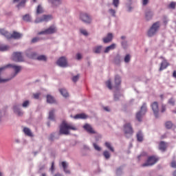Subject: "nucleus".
<instances>
[{"mask_svg": "<svg viewBox=\"0 0 176 176\" xmlns=\"http://www.w3.org/2000/svg\"><path fill=\"white\" fill-rule=\"evenodd\" d=\"M69 130L77 131L78 129L76 126L68 124L67 122L63 121L60 126V135H69Z\"/></svg>", "mask_w": 176, "mask_h": 176, "instance_id": "f257e3e1", "label": "nucleus"}, {"mask_svg": "<svg viewBox=\"0 0 176 176\" xmlns=\"http://www.w3.org/2000/svg\"><path fill=\"white\" fill-rule=\"evenodd\" d=\"M9 67H11L14 69V71H15V74H14V77L16 76L19 72H21V66H17V65H12V64H8L4 67H0V74H1V72L7 69V68H9ZM11 78H6V80H3V78H1L0 77V83H2V82H8L9 80H10Z\"/></svg>", "mask_w": 176, "mask_h": 176, "instance_id": "f03ea898", "label": "nucleus"}, {"mask_svg": "<svg viewBox=\"0 0 176 176\" xmlns=\"http://www.w3.org/2000/svg\"><path fill=\"white\" fill-rule=\"evenodd\" d=\"M0 33L6 36L8 38H14L15 39H19L22 37L23 34H21L19 32H12V34H10L9 32H8L7 31H6L3 29L0 30Z\"/></svg>", "mask_w": 176, "mask_h": 176, "instance_id": "7ed1b4c3", "label": "nucleus"}, {"mask_svg": "<svg viewBox=\"0 0 176 176\" xmlns=\"http://www.w3.org/2000/svg\"><path fill=\"white\" fill-rule=\"evenodd\" d=\"M160 28V21L155 22L151 25V27L148 30V32H147V36H148V37H151L154 36L155 34H156Z\"/></svg>", "mask_w": 176, "mask_h": 176, "instance_id": "20e7f679", "label": "nucleus"}, {"mask_svg": "<svg viewBox=\"0 0 176 176\" xmlns=\"http://www.w3.org/2000/svg\"><path fill=\"white\" fill-rule=\"evenodd\" d=\"M26 56L32 59H37L38 60H43V61H46V56L45 55H41L37 56V54L36 52H29L26 53Z\"/></svg>", "mask_w": 176, "mask_h": 176, "instance_id": "39448f33", "label": "nucleus"}, {"mask_svg": "<svg viewBox=\"0 0 176 176\" xmlns=\"http://www.w3.org/2000/svg\"><path fill=\"white\" fill-rule=\"evenodd\" d=\"M124 131L126 138H129L133 134V130L130 123H127L124 125Z\"/></svg>", "mask_w": 176, "mask_h": 176, "instance_id": "423d86ee", "label": "nucleus"}, {"mask_svg": "<svg viewBox=\"0 0 176 176\" xmlns=\"http://www.w3.org/2000/svg\"><path fill=\"white\" fill-rule=\"evenodd\" d=\"M159 158L155 156L149 157L147 162L142 164L143 167L153 166L157 162Z\"/></svg>", "mask_w": 176, "mask_h": 176, "instance_id": "0eeeda50", "label": "nucleus"}, {"mask_svg": "<svg viewBox=\"0 0 176 176\" xmlns=\"http://www.w3.org/2000/svg\"><path fill=\"white\" fill-rule=\"evenodd\" d=\"M57 31L56 28L54 25L50 26L49 28L46 29L44 31H41L38 33V35L41 34H52L56 33Z\"/></svg>", "mask_w": 176, "mask_h": 176, "instance_id": "6e6552de", "label": "nucleus"}, {"mask_svg": "<svg viewBox=\"0 0 176 176\" xmlns=\"http://www.w3.org/2000/svg\"><path fill=\"white\" fill-rule=\"evenodd\" d=\"M160 58L162 59L163 60L160 63V67L159 71L162 72V71L166 69L168 66H170V63L168 62V60L164 57L161 56Z\"/></svg>", "mask_w": 176, "mask_h": 176, "instance_id": "1a4fd4ad", "label": "nucleus"}, {"mask_svg": "<svg viewBox=\"0 0 176 176\" xmlns=\"http://www.w3.org/2000/svg\"><path fill=\"white\" fill-rule=\"evenodd\" d=\"M12 60L15 62H23V56L21 52H14L12 54Z\"/></svg>", "mask_w": 176, "mask_h": 176, "instance_id": "9d476101", "label": "nucleus"}, {"mask_svg": "<svg viewBox=\"0 0 176 176\" xmlns=\"http://www.w3.org/2000/svg\"><path fill=\"white\" fill-rule=\"evenodd\" d=\"M52 19V16L51 15H43L41 18H37L35 20L36 23H40L43 22H47Z\"/></svg>", "mask_w": 176, "mask_h": 176, "instance_id": "9b49d317", "label": "nucleus"}, {"mask_svg": "<svg viewBox=\"0 0 176 176\" xmlns=\"http://www.w3.org/2000/svg\"><path fill=\"white\" fill-rule=\"evenodd\" d=\"M80 19L84 23H90L91 22V19L89 15H88L86 12H82L81 15H80Z\"/></svg>", "mask_w": 176, "mask_h": 176, "instance_id": "f8f14e48", "label": "nucleus"}, {"mask_svg": "<svg viewBox=\"0 0 176 176\" xmlns=\"http://www.w3.org/2000/svg\"><path fill=\"white\" fill-rule=\"evenodd\" d=\"M57 65L61 67H67L68 66L67 59L65 56L60 57L56 62Z\"/></svg>", "mask_w": 176, "mask_h": 176, "instance_id": "ddd939ff", "label": "nucleus"}, {"mask_svg": "<svg viewBox=\"0 0 176 176\" xmlns=\"http://www.w3.org/2000/svg\"><path fill=\"white\" fill-rule=\"evenodd\" d=\"M82 128L89 134H95L96 131L93 129L91 124H85L83 125Z\"/></svg>", "mask_w": 176, "mask_h": 176, "instance_id": "4468645a", "label": "nucleus"}, {"mask_svg": "<svg viewBox=\"0 0 176 176\" xmlns=\"http://www.w3.org/2000/svg\"><path fill=\"white\" fill-rule=\"evenodd\" d=\"M75 120H85L88 118V116L85 113H78L73 117Z\"/></svg>", "mask_w": 176, "mask_h": 176, "instance_id": "2eb2a0df", "label": "nucleus"}, {"mask_svg": "<svg viewBox=\"0 0 176 176\" xmlns=\"http://www.w3.org/2000/svg\"><path fill=\"white\" fill-rule=\"evenodd\" d=\"M167 147L168 144L166 143V142H160L158 147L159 150L164 152L166 151Z\"/></svg>", "mask_w": 176, "mask_h": 176, "instance_id": "dca6fc26", "label": "nucleus"}, {"mask_svg": "<svg viewBox=\"0 0 176 176\" xmlns=\"http://www.w3.org/2000/svg\"><path fill=\"white\" fill-rule=\"evenodd\" d=\"M113 38V35L112 33H109L107 34V36L103 38L104 43H109V42L112 41V39Z\"/></svg>", "mask_w": 176, "mask_h": 176, "instance_id": "f3484780", "label": "nucleus"}, {"mask_svg": "<svg viewBox=\"0 0 176 176\" xmlns=\"http://www.w3.org/2000/svg\"><path fill=\"white\" fill-rule=\"evenodd\" d=\"M116 48V44L113 43L111 45L107 47L104 51V54H108L109 52L114 50Z\"/></svg>", "mask_w": 176, "mask_h": 176, "instance_id": "a211bd4d", "label": "nucleus"}, {"mask_svg": "<svg viewBox=\"0 0 176 176\" xmlns=\"http://www.w3.org/2000/svg\"><path fill=\"white\" fill-rule=\"evenodd\" d=\"M23 131L25 135H27L28 137H34V134L32 133L30 129H29L28 127H24L23 129Z\"/></svg>", "mask_w": 176, "mask_h": 176, "instance_id": "6ab92c4d", "label": "nucleus"}, {"mask_svg": "<svg viewBox=\"0 0 176 176\" xmlns=\"http://www.w3.org/2000/svg\"><path fill=\"white\" fill-rule=\"evenodd\" d=\"M48 1L52 4L53 8L57 7L61 4V0H48Z\"/></svg>", "mask_w": 176, "mask_h": 176, "instance_id": "aec40b11", "label": "nucleus"}, {"mask_svg": "<svg viewBox=\"0 0 176 176\" xmlns=\"http://www.w3.org/2000/svg\"><path fill=\"white\" fill-rule=\"evenodd\" d=\"M102 49V46L98 45L93 48V52L96 54H99L101 53Z\"/></svg>", "mask_w": 176, "mask_h": 176, "instance_id": "412c9836", "label": "nucleus"}, {"mask_svg": "<svg viewBox=\"0 0 176 176\" xmlns=\"http://www.w3.org/2000/svg\"><path fill=\"white\" fill-rule=\"evenodd\" d=\"M151 107L152 111H158L159 110V104L157 102H153L151 104Z\"/></svg>", "mask_w": 176, "mask_h": 176, "instance_id": "4be33fe9", "label": "nucleus"}, {"mask_svg": "<svg viewBox=\"0 0 176 176\" xmlns=\"http://www.w3.org/2000/svg\"><path fill=\"white\" fill-rule=\"evenodd\" d=\"M47 102L50 104H54L56 102L54 98L50 95L47 96Z\"/></svg>", "mask_w": 176, "mask_h": 176, "instance_id": "5701e85b", "label": "nucleus"}, {"mask_svg": "<svg viewBox=\"0 0 176 176\" xmlns=\"http://www.w3.org/2000/svg\"><path fill=\"white\" fill-rule=\"evenodd\" d=\"M121 84V78L119 76L115 77V87H118Z\"/></svg>", "mask_w": 176, "mask_h": 176, "instance_id": "b1692460", "label": "nucleus"}, {"mask_svg": "<svg viewBox=\"0 0 176 176\" xmlns=\"http://www.w3.org/2000/svg\"><path fill=\"white\" fill-rule=\"evenodd\" d=\"M153 14L152 11H146V20L149 21L152 19Z\"/></svg>", "mask_w": 176, "mask_h": 176, "instance_id": "393cba45", "label": "nucleus"}, {"mask_svg": "<svg viewBox=\"0 0 176 176\" xmlns=\"http://www.w3.org/2000/svg\"><path fill=\"white\" fill-rule=\"evenodd\" d=\"M137 138H138V142H142L144 140V136L143 134L142 133V131H138V133H137Z\"/></svg>", "mask_w": 176, "mask_h": 176, "instance_id": "a878e982", "label": "nucleus"}, {"mask_svg": "<svg viewBox=\"0 0 176 176\" xmlns=\"http://www.w3.org/2000/svg\"><path fill=\"white\" fill-rule=\"evenodd\" d=\"M61 165L64 169V171L66 173H70V171L67 169V166L68 164L65 162H63L61 163Z\"/></svg>", "mask_w": 176, "mask_h": 176, "instance_id": "bb28decb", "label": "nucleus"}, {"mask_svg": "<svg viewBox=\"0 0 176 176\" xmlns=\"http://www.w3.org/2000/svg\"><path fill=\"white\" fill-rule=\"evenodd\" d=\"M10 47L8 45H0V52H7L8 50H9Z\"/></svg>", "mask_w": 176, "mask_h": 176, "instance_id": "cd10ccee", "label": "nucleus"}, {"mask_svg": "<svg viewBox=\"0 0 176 176\" xmlns=\"http://www.w3.org/2000/svg\"><path fill=\"white\" fill-rule=\"evenodd\" d=\"M173 126V124L172 122L170 121H168L165 123V127L167 129H171Z\"/></svg>", "mask_w": 176, "mask_h": 176, "instance_id": "c85d7f7f", "label": "nucleus"}, {"mask_svg": "<svg viewBox=\"0 0 176 176\" xmlns=\"http://www.w3.org/2000/svg\"><path fill=\"white\" fill-rule=\"evenodd\" d=\"M43 13V8L41 5H38L36 8V14H40Z\"/></svg>", "mask_w": 176, "mask_h": 176, "instance_id": "c756f323", "label": "nucleus"}, {"mask_svg": "<svg viewBox=\"0 0 176 176\" xmlns=\"http://www.w3.org/2000/svg\"><path fill=\"white\" fill-rule=\"evenodd\" d=\"M59 91H60V94H61L64 97L67 98V97L69 96V94H68V93H67V91L66 89H60Z\"/></svg>", "mask_w": 176, "mask_h": 176, "instance_id": "7c9ffc66", "label": "nucleus"}, {"mask_svg": "<svg viewBox=\"0 0 176 176\" xmlns=\"http://www.w3.org/2000/svg\"><path fill=\"white\" fill-rule=\"evenodd\" d=\"M105 146L109 149L111 152L115 151V150L113 149V147H112V146H111V144L109 142H105Z\"/></svg>", "mask_w": 176, "mask_h": 176, "instance_id": "2f4dec72", "label": "nucleus"}, {"mask_svg": "<svg viewBox=\"0 0 176 176\" xmlns=\"http://www.w3.org/2000/svg\"><path fill=\"white\" fill-rule=\"evenodd\" d=\"M27 2V0H21L18 4H17V8L20 7H24L25 3Z\"/></svg>", "mask_w": 176, "mask_h": 176, "instance_id": "473e14b6", "label": "nucleus"}, {"mask_svg": "<svg viewBox=\"0 0 176 176\" xmlns=\"http://www.w3.org/2000/svg\"><path fill=\"white\" fill-rule=\"evenodd\" d=\"M168 8L175 9L176 8V2L175 1H171L170 3V4L168 5Z\"/></svg>", "mask_w": 176, "mask_h": 176, "instance_id": "72a5a7b5", "label": "nucleus"}, {"mask_svg": "<svg viewBox=\"0 0 176 176\" xmlns=\"http://www.w3.org/2000/svg\"><path fill=\"white\" fill-rule=\"evenodd\" d=\"M23 20L27 22L31 21V16L29 14H25L23 16Z\"/></svg>", "mask_w": 176, "mask_h": 176, "instance_id": "f704fd0d", "label": "nucleus"}, {"mask_svg": "<svg viewBox=\"0 0 176 176\" xmlns=\"http://www.w3.org/2000/svg\"><path fill=\"white\" fill-rule=\"evenodd\" d=\"M103 155L105 157V159H107V160H108L111 157V154L107 151H105L104 152H103Z\"/></svg>", "mask_w": 176, "mask_h": 176, "instance_id": "c9c22d12", "label": "nucleus"}, {"mask_svg": "<svg viewBox=\"0 0 176 176\" xmlns=\"http://www.w3.org/2000/svg\"><path fill=\"white\" fill-rule=\"evenodd\" d=\"M14 113L16 117H21L23 115V111H14Z\"/></svg>", "mask_w": 176, "mask_h": 176, "instance_id": "e433bc0d", "label": "nucleus"}, {"mask_svg": "<svg viewBox=\"0 0 176 176\" xmlns=\"http://www.w3.org/2000/svg\"><path fill=\"white\" fill-rule=\"evenodd\" d=\"M41 38H38V37H34L32 39L31 41V43H36L37 42H39V41H41Z\"/></svg>", "mask_w": 176, "mask_h": 176, "instance_id": "4c0bfd02", "label": "nucleus"}, {"mask_svg": "<svg viewBox=\"0 0 176 176\" xmlns=\"http://www.w3.org/2000/svg\"><path fill=\"white\" fill-rule=\"evenodd\" d=\"M106 85L109 89H112V82L111 80H108L107 82H106Z\"/></svg>", "mask_w": 176, "mask_h": 176, "instance_id": "58836bf2", "label": "nucleus"}, {"mask_svg": "<svg viewBox=\"0 0 176 176\" xmlns=\"http://www.w3.org/2000/svg\"><path fill=\"white\" fill-rule=\"evenodd\" d=\"M137 120L139 122H142V113L141 111H139L136 115Z\"/></svg>", "mask_w": 176, "mask_h": 176, "instance_id": "ea45409f", "label": "nucleus"}, {"mask_svg": "<svg viewBox=\"0 0 176 176\" xmlns=\"http://www.w3.org/2000/svg\"><path fill=\"white\" fill-rule=\"evenodd\" d=\"M93 146L96 151H100L102 150L101 147H99L96 143H93Z\"/></svg>", "mask_w": 176, "mask_h": 176, "instance_id": "a19ab883", "label": "nucleus"}, {"mask_svg": "<svg viewBox=\"0 0 176 176\" xmlns=\"http://www.w3.org/2000/svg\"><path fill=\"white\" fill-rule=\"evenodd\" d=\"M130 59H131L130 55L129 54H126V56L124 57V62L126 63H129Z\"/></svg>", "mask_w": 176, "mask_h": 176, "instance_id": "79ce46f5", "label": "nucleus"}, {"mask_svg": "<svg viewBox=\"0 0 176 176\" xmlns=\"http://www.w3.org/2000/svg\"><path fill=\"white\" fill-rule=\"evenodd\" d=\"M79 78H80L79 74H77L76 76H74L72 78L73 82H76L79 80Z\"/></svg>", "mask_w": 176, "mask_h": 176, "instance_id": "37998d69", "label": "nucleus"}, {"mask_svg": "<svg viewBox=\"0 0 176 176\" xmlns=\"http://www.w3.org/2000/svg\"><path fill=\"white\" fill-rule=\"evenodd\" d=\"M41 94V93H36L33 94V98L34 99H39Z\"/></svg>", "mask_w": 176, "mask_h": 176, "instance_id": "c03bdc74", "label": "nucleus"}, {"mask_svg": "<svg viewBox=\"0 0 176 176\" xmlns=\"http://www.w3.org/2000/svg\"><path fill=\"white\" fill-rule=\"evenodd\" d=\"M30 104V101L29 100H25V102H23L22 107H28Z\"/></svg>", "mask_w": 176, "mask_h": 176, "instance_id": "a18cd8bd", "label": "nucleus"}, {"mask_svg": "<svg viewBox=\"0 0 176 176\" xmlns=\"http://www.w3.org/2000/svg\"><path fill=\"white\" fill-rule=\"evenodd\" d=\"M49 119L51 120H54V115L53 111H50V114H49Z\"/></svg>", "mask_w": 176, "mask_h": 176, "instance_id": "49530a36", "label": "nucleus"}, {"mask_svg": "<svg viewBox=\"0 0 176 176\" xmlns=\"http://www.w3.org/2000/svg\"><path fill=\"white\" fill-rule=\"evenodd\" d=\"M168 104L171 105H175V100L174 98H170L168 100Z\"/></svg>", "mask_w": 176, "mask_h": 176, "instance_id": "de8ad7c7", "label": "nucleus"}, {"mask_svg": "<svg viewBox=\"0 0 176 176\" xmlns=\"http://www.w3.org/2000/svg\"><path fill=\"white\" fill-rule=\"evenodd\" d=\"M113 5L116 7L118 8L119 5V0H113Z\"/></svg>", "mask_w": 176, "mask_h": 176, "instance_id": "09e8293b", "label": "nucleus"}, {"mask_svg": "<svg viewBox=\"0 0 176 176\" xmlns=\"http://www.w3.org/2000/svg\"><path fill=\"white\" fill-rule=\"evenodd\" d=\"M147 107L146 103H143V105L141 107V111H146Z\"/></svg>", "mask_w": 176, "mask_h": 176, "instance_id": "8fccbe9b", "label": "nucleus"}, {"mask_svg": "<svg viewBox=\"0 0 176 176\" xmlns=\"http://www.w3.org/2000/svg\"><path fill=\"white\" fill-rule=\"evenodd\" d=\"M80 32H81V34H82L85 36H87L88 35V32L85 30H80Z\"/></svg>", "mask_w": 176, "mask_h": 176, "instance_id": "3c124183", "label": "nucleus"}, {"mask_svg": "<svg viewBox=\"0 0 176 176\" xmlns=\"http://www.w3.org/2000/svg\"><path fill=\"white\" fill-rule=\"evenodd\" d=\"M170 166H171L172 168H176V161H173V162L170 163Z\"/></svg>", "mask_w": 176, "mask_h": 176, "instance_id": "603ef678", "label": "nucleus"}, {"mask_svg": "<svg viewBox=\"0 0 176 176\" xmlns=\"http://www.w3.org/2000/svg\"><path fill=\"white\" fill-rule=\"evenodd\" d=\"M149 3V0H142L143 6H146Z\"/></svg>", "mask_w": 176, "mask_h": 176, "instance_id": "864d4df0", "label": "nucleus"}, {"mask_svg": "<svg viewBox=\"0 0 176 176\" xmlns=\"http://www.w3.org/2000/svg\"><path fill=\"white\" fill-rule=\"evenodd\" d=\"M109 12L111 13V15L115 16V14L116 13V11L115 10H109Z\"/></svg>", "mask_w": 176, "mask_h": 176, "instance_id": "5fc2aeb1", "label": "nucleus"}, {"mask_svg": "<svg viewBox=\"0 0 176 176\" xmlns=\"http://www.w3.org/2000/svg\"><path fill=\"white\" fill-rule=\"evenodd\" d=\"M153 113H154V116L156 118H158V116H159V111H153Z\"/></svg>", "mask_w": 176, "mask_h": 176, "instance_id": "6e6d98bb", "label": "nucleus"}, {"mask_svg": "<svg viewBox=\"0 0 176 176\" xmlns=\"http://www.w3.org/2000/svg\"><path fill=\"white\" fill-rule=\"evenodd\" d=\"M76 57H77V60H79L82 58V55L80 53H78L77 54Z\"/></svg>", "mask_w": 176, "mask_h": 176, "instance_id": "4d7b16f0", "label": "nucleus"}, {"mask_svg": "<svg viewBox=\"0 0 176 176\" xmlns=\"http://www.w3.org/2000/svg\"><path fill=\"white\" fill-rule=\"evenodd\" d=\"M50 170L52 172H53L54 170V162L52 163V166H51Z\"/></svg>", "mask_w": 176, "mask_h": 176, "instance_id": "13d9d810", "label": "nucleus"}, {"mask_svg": "<svg viewBox=\"0 0 176 176\" xmlns=\"http://www.w3.org/2000/svg\"><path fill=\"white\" fill-rule=\"evenodd\" d=\"M173 76L176 78V70L173 71Z\"/></svg>", "mask_w": 176, "mask_h": 176, "instance_id": "bf43d9fd", "label": "nucleus"}, {"mask_svg": "<svg viewBox=\"0 0 176 176\" xmlns=\"http://www.w3.org/2000/svg\"><path fill=\"white\" fill-rule=\"evenodd\" d=\"M119 99V97L117 95L114 96V100L117 101Z\"/></svg>", "mask_w": 176, "mask_h": 176, "instance_id": "052dcab7", "label": "nucleus"}, {"mask_svg": "<svg viewBox=\"0 0 176 176\" xmlns=\"http://www.w3.org/2000/svg\"><path fill=\"white\" fill-rule=\"evenodd\" d=\"M122 46L124 47V48H126V43L122 42Z\"/></svg>", "mask_w": 176, "mask_h": 176, "instance_id": "680f3d73", "label": "nucleus"}, {"mask_svg": "<svg viewBox=\"0 0 176 176\" xmlns=\"http://www.w3.org/2000/svg\"><path fill=\"white\" fill-rule=\"evenodd\" d=\"M104 111H109V109L107 107H104Z\"/></svg>", "mask_w": 176, "mask_h": 176, "instance_id": "e2e57ef3", "label": "nucleus"}, {"mask_svg": "<svg viewBox=\"0 0 176 176\" xmlns=\"http://www.w3.org/2000/svg\"><path fill=\"white\" fill-rule=\"evenodd\" d=\"M53 138H54V135L52 134V135H50V140H52Z\"/></svg>", "mask_w": 176, "mask_h": 176, "instance_id": "0e129e2a", "label": "nucleus"}, {"mask_svg": "<svg viewBox=\"0 0 176 176\" xmlns=\"http://www.w3.org/2000/svg\"><path fill=\"white\" fill-rule=\"evenodd\" d=\"M173 176H176V170L173 173Z\"/></svg>", "mask_w": 176, "mask_h": 176, "instance_id": "69168bd1", "label": "nucleus"}, {"mask_svg": "<svg viewBox=\"0 0 176 176\" xmlns=\"http://www.w3.org/2000/svg\"><path fill=\"white\" fill-rule=\"evenodd\" d=\"M120 56L119 55H118V56H116V59H118V60H120Z\"/></svg>", "mask_w": 176, "mask_h": 176, "instance_id": "338daca9", "label": "nucleus"}, {"mask_svg": "<svg viewBox=\"0 0 176 176\" xmlns=\"http://www.w3.org/2000/svg\"><path fill=\"white\" fill-rule=\"evenodd\" d=\"M41 176H46V173H42Z\"/></svg>", "mask_w": 176, "mask_h": 176, "instance_id": "774afa93", "label": "nucleus"}]
</instances>
